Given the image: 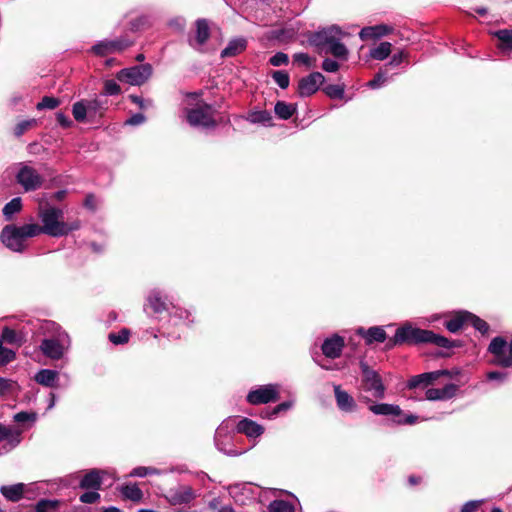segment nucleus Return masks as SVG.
<instances>
[{"label":"nucleus","mask_w":512,"mask_h":512,"mask_svg":"<svg viewBox=\"0 0 512 512\" xmlns=\"http://www.w3.org/2000/svg\"><path fill=\"white\" fill-rule=\"evenodd\" d=\"M38 216L42 222V226H39V234L45 233L52 237H61L80 228L79 221L65 223L63 211L56 207H41Z\"/></svg>","instance_id":"f257e3e1"},{"label":"nucleus","mask_w":512,"mask_h":512,"mask_svg":"<svg viewBox=\"0 0 512 512\" xmlns=\"http://www.w3.org/2000/svg\"><path fill=\"white\" fill-rule=\"evenodd\" d=\"M39 235V225L29 223L22 226L7 225L1 232L2 243L11 251L23 252L27 241Z\"/></svg>","instance_id":"f03ea898"},{"label":"nucleus","mask_w":512,"mask_h":512,"mask_svg":"<svg viewBox=\"0 0 512 512\" xmlns=\"http://www.w3.org/2000/svg\"><path fill=\"white\" fill-rule=\"evenodd\" d=\"M186 119L191 126L214 127V110L212 106L199 99L197 94H189L185 99Z\"/></svg>","instance_id":"7ed1b4c3"},{"label":"nucleus","mask_w":512,"mask_h":512,"mask_svg":"<svg viewBox=\"0 0 512 512\" xmlns=\"http://www.w3.org/2000/svg\"><path fill=\"white\" fill-rule=\"evenodd\" d=\"M70 339L66 332L59 331L55 336L45 338L40 345L42 353L50 359L59 360L69 348Z\"/></svg>","instance_id":"20e7f679"},{"label":"nucleus","mask_w":512,"mask_h":512,"mask_svg":"<svg viewBox=\"0 0 512 512\" xmlns=\"http://www.w3.org/2000/svg\"><path fill=\"white\" fill-rule=\"evenodd\" d=\"M428 336H431L429 330L416 328L411 324H405L396 330V333L391 341L394 345L403 343H427V341H429Z\"/></svg>","instance_id":"39448f33"},{"label":"nucleus","mask_w":512,"mask_h":512,"mask_svg":"<svg viewBox=\"0 0 512 512\" xmlns=\"http://www.w3.org/2000/svg\"><path fill=\"white\" fill-rule=\"evenodd\" d=\"M15 177L17 183L21 185L26 192L39 189L44 181L37 170L26 163L18 164V171Z\"/></svg>","instance_id":"423d86ee"},{"label":"nucleus","mask_w":512,"mask_h":512,"mask_svg":"<svg viewBox=\"0 0 512 512\" xmlns=\"http://www.w3.org/2000/svg\"><path fill=\"white\" fill-rule=\"evenodd\" d=\"M360 367L362 370V388L371 394L375 398H383L385 394V386L382 383V379L379 374L369 368V366L361 362Z\"/></svg>","instance_id":"0eeeda50"},{"label":"nucleus","mask_w":512,"mask_h":512,"mask_svg":"<svg viewBox=\"0 0 512 512\" xmlns=\"http://www.w3.org/2000/svg\"><path fill=\"white\" fill-rule=\"evenodd\" d=\"M489 352L494 355L493 363L502 367H512V339L509 344L502 337H495L489 347Z\"/></svg>","instance_id":"6e6552de"},{"label":"nucleus","mask_w":512,"mask_h":512,"mask_svg":"<svg viewBox=\"0 0 512 512\" xmlns=\"http://www.w3.org/2000/svg\"><path fill=\"white\" fill-rule=\"evenodd\" d=\"M151 74V65L144 64L122 69L120 72H118L117 79L130 85H141L149 79Z\"/></svg>","instance_id":"1a4fd4ad"},{"label":"nucleus","mask_w":512,"mask_h":512,"mask_svg":"<svg viewBox=\"0 0 512 512\" xmlns=\"http://www.w3.org/2000/svg\"><path fill=\"white\" fill-rule=\"evenodd\" d=\"M279 398V387L275 384H268L252 390L247 395V401L250 404H266Z\"/></svg>","instance_id":"9d476101"},{"label":"nucleus","mask_w":512,"mask_h":512,"mask_svg":"<svg viewBox=\"0 0 512 512\" xmlns=\"http://www.w3.org/2000/svg\"><path fill=\"white\" fill-rule=\"evenodd\" d=\"M132 45V42L121 38L118 40H104L100 41L92 47L94 54L99 56H106L108 54L121 52Z\"/></svg>","instance_id":"9b49d317"},{"label":"nucleus","mask_w":512,"mask_h":512,"mask_svg":"<svg viewBox=\"0 0 512 512\" xmlns=\"http://www.w3.org/2000/svg\"><path fill=\"white\" fill-rule=\"evenodd\" d=\"M343 36L342 30L338 26H330L314 34L312 41L317 46L329 47L333 43L341 40Z\"/></svg>","instance_id":"f8f14e48"},{"label":"nucleus","mask_w":512,"mask_h":512,"mask_svg":"<svg viewBox=\"0 0 512 512\" xmlns=\"http://www.w3.org/2000/svg\"><path fill=\"white\" fill-rule=\"evenodd\" d=\"M166 500L173 506L188 504L196 498L195 491L190 486H179L175 489H170Z\"/></svg>","instance_id":"ddd939ff"},{"label":"nucleus","mask_w":512,"mask_h":512,"mask_svg":"<svg viewBox=\"0 0 512 512\" xmlns=\"http://www.w3.org/2000/svg\"><path fill=\"white\" fill-rule=\"evenodd\" d=\"M324 76L314 72L299 81L298 90L301 96H310L315 93L324 82Z\"/></svg>","instance_id":"4468645a"},{"label":"nucleus","mask_w":512,"mask_h":512,"mask_svg":"<svg viewBox=\"0 0 512 512\" xmlns=\"http://www.w3.org/2000/svg\"><path fill=\"white\" fill-rule=\"evenodd\" d=\"M3 441L6 442L3 448L10 451L21 442V432L0 424V443Z\"/></svg>","instance_id":"2eb2a0df"},{"label":"nucleus","mask_w":512,"mask_h":512,"mask_svg":"<svg viewBox=\"0 0 512 512\" xmlns=\"http://www.w3.org/2000/svg\"><path fill=\"white\" fill-rule=\"evenodd\" d=\"M344 340L338 335L327 338L322 345V352L328 358H337L340 356Z\"/></svg>","instance_id":"dca6fc26"},{"label":"nucleus","mask_w":512,"mask_h":512,"mask_svg":"<svg viewBox=\"0 0 512 512\" xmlns=\"http://www.w3.org/2000/svg\"><path fill=\"white\" fill-rule=\"evenodd\" d=\"M236 429L237 432L242 433L249 438H257L264 432V428L260 424L248 418H243L240 420L236 426Z\"/></svg>","instance_id":"f3484780"},{"label":"nucleus","mask_w":512,"mask_h":512,"mask_svg":"<svg viewBox=\"0 0 512 512\" xmlns=\"http://www.w3.org/2000/svg\"><path fill=\"white\" fill-rule=\"evenodd\" d=\"M334 393L337 406L344 412H353L356 409V402L351 395L342 390L339 385H334Z\"/></svg>","instance_id":"a211bd4d"},{"label":"nucleus","mask_w":512,"mask_h":512,"mask_svg":"<svg viewBox=\"0 0 512 512\" xmlns=\"http://www.w3.org/2000/svg\"><path fill=\"white\" fill-rule=\"evenodd\" d=\"M392 31V28L387 25H376L368 26L361 29L359 37L361 40L379 39L385 35H388Z\"/></svg>","instance_id":"6ab92c4d"},{"label":"nucleus","mask_w":512,"mask_h":512,"mask_svg":"<svg viewBox=\"0 0 512 512\" xmlns=\"http://www.w3.org/2000/svg\"><path fill=\"white\" fill-rule=\"evenodd\" d=\"M468 317H470V312L458 311L446 321L445 326L450 332L456 333L460 329L468 326Z\"/></svg>","instance_id":"aec40b11"},{"label":"nucleus","mask_w":512,"mask_h":512,"mask_svg":"<svg viewBox=\"0 0 512 512\" xmlns=\"http://www.w3.org/2000/svg\"><path fill=\"white\" fill-rule=\"evenodd\" d=\"M358 333L366 340L367 344H371L373 342L382 343L386 340V332L379 326L371 327L368 330L360 328Z\"/></svg>","instance_id":"412c9836"},{"label":"nucleus","mask_w":512,"mask_h":512,"mask_svg":"<svg viewBox=\"0 0 512 512\" xmlns=\"http://www.w3.org/2000/svg\"><path fill=\"white\" fill-rule=\"evenodd\" d=\"M148 306L154 313H162L168 310V303L163 299L160 290H152L147 297Z\"/></svg>","instance_id":"4be33fe9"},{"label":"nucleus","mask_w":512,"mask_h":512,"mask_svg":"<svg viewBox=\"0 0 512 512\" xmlns=\"http://www.w3.org/2000/svg\"><path fill=\"white\" fill-rule=\"evenodd\" d=\"M25 488V484L18 483L10 486H2L0 491L7 500L17 502L23 497Z\"/></svg>","instance_id":"5701e85b"},{"label":"nucleus","mask_w":512,"mask_h":512,"mask_svg":"<svg viewBox=\"0 0 512 512\" xmlns=\"http://www.w3.org/2000/svg\"><path fill=\"white\" fill-rule=\"evenodd\" d=\"M101 474H105V472L99 470H91L81 480L80 487L84 489H99L102 480Z\"/></svg>","instance_id":"b1692460"},{"label":"nucleus","mask_w":512,"mask_h":512,"mask_svg":"<svg viewBox=\"0 0 512 512\" xmlns=\"http://www.w3.org/2000/svg\"><path fill=\"white\" fill-rule=\"evenodd\" d=\"M209 26L206 20L199 19L196 22V37L194 41H191L193 47L202 46L209 38Z\"/></svg>","instance_id":"393cba45"},{"label":"nucleus","mask_w":512,"mask_h":512,"mask_svg":"<svg viewBox=\"0 0 512 512\" xmlns=\"http://www.w3.org/2000/svg\"><path fill=\"white\" fill-rule=\"evenodd\" d=\"M247 42L244 38H236L231 40L227 47L222 50V57H233L240 54L246 49Z\"/></svg>","instance_id":"a878e982"},{"label":"nucleus","mask_w":512,"mask_h":512,"mask_svg":"<svg viewBox=\"0 0 512 512\" xmlns=\"http://www.w3.org/2000/svg\"><path fill=\"white\" fill-rule=\"evenodd\" d=\"M58 379V372L50 369H42L35 375V381L45 387H54Z\"/></svg>","instance_id":"bb28decb"},{"label":"nucleus","mask_w":512,"mask_h":512,"mask_svg":"<svg viewBox=\"0 0 512 512\" xmlns=\"http://www.w3.org/2000/svg\"><path fill=\"white\" fill-rule=\"evenodd\" d=\"M85 102L89 117L102 116L104 111L107 109L108 101L100 97L93 100H85Z\"/></svg>","instance_id":"cd10ccee"},{"label":"nucleus","mask_w":512,"mask_h":512,"mask_svg":"<svg viewBox=\"0 0 512 512\" xmlns=\"http://www.w3.org/2000/svg\"><path fill=\"white\" fill-rule=\"evenodd\" d=\"M369 410L376 415L386 416H399L402 412L399 406L387 403L373 404L369 407Z\"/></svg>","instance_id":"c85d7f7f"},{"label":"nucleus","mask_w":512,"mask_h":512,"mask_svg":"<svg viewBox=\"0 0 512 512\" xmlns=\"http://www.w3.org/2000/svg\"><path fill=\"white\" fill-rule=\"evenodd\" d=\"M120 492L124 498L133 502H140L143 498V492L136 484L123 485Z\"/></svg>","instance_id":"c756f323"},{"label":"nucleus","mask_w":512,"mask_h":512,"mask_svg":"<svg viewBox=\"0 0 512 512\" xmlns=\"http://www.w3.org/2000/svg\"><path fill=\"white\" fill-rule=\"evenodd\" d=\"M494 35L500 41L499 49H501L502 52L506 53L512 51V30H499L495 32Z\"/></svg>","instance_id":"7c9ffc66"},{"label":"nucleus","mask_w":512,"mask_h":512,"mask_svg":"<svg viewBox=\"0 0 512 512\" xmlns=\"http://www.w3.org/2000/svg\"><path fill=\"white\" fill-rule=\"evenodd\" d=\"M274 111L279 118L287 120L296 112V106L283 101H278L275 104Z\"/></svg>","instance_id":"2f4dec72"},{"label":"nucleus","mask_w":512,"mask_h":512,"mask_svg":"<svg viewBox=\"0 0 512 512\" xmlns=\"http://www.w3.org/2000/svg\"><path fill=\"white\" fill-rule=\"evenodd\" d=\"M392 44L389 42H381L377 47L370 50V57L375 60H385L391 53Z\"/></svg>","instance_id":"473e14b6"},{"label":"nucleus","mask_w":512,"mask_h":512,"mask_svg":"<svg viewBox=\"0 0 512 512\" xmlns=\"http://www.w3.org/2000/svg\"><path fill=\"white\" fill-rule=\"evenodd\" d=\"M2 339L9 344L21 345L24 342L22 333H18L13 329L5 327L2 331Z\"/></svg>","instance_id":"72a5a7b5"},{"label":"nucleus","mask_w":512,"mask_h":512,"mask_svg":"<svg viewBox=\"0 0 512 512\" xmlns=\"http://www.w3.org/2000/svg\"><path fill=\"white\" fill-rule=\"evenodd\" d=\"M72 114L76 121L84 122L88 116V109L85 100L73 104Z\"/></svg>","instance_id":"f704fd0d"},{"label":"nucleus","mask_w":512,"mask_h":512,"mask_svg":"<svg viewBox=\"0 0 512 512\" xmlns=\"http://www.w3.org/2000/svg\"><path fill=\"white\" fill-rule=\"evenodd\" d=\"M22 208L21 198H13L3 208V214L7 220H9L15 213H18Z\"/></svg>","instance_id":"c9c22d12"},{"label":"nucleus","mask_w":512,"mask_h":512,"mask_svg":"<svg viewBox=\"0 0 512 512\" xmlns=\"http://www.w3.org/2000/svg\"><path fill=\"white\" fill-rule=\"evenodd\" d=\"M326 53L332 54L334 57L346 60L348 58V50L346 46L340 42V40L333 45L329 46L326 50Z\"/></svg>","instance_id":"e433bc0d"},{"label":"nucleus","mask_w":512,"mask_h":512,"mask_svg":"<svg viewBox=\"0 0 512 512\" xmlns=\"http://www.w3.org/2000/svg\"><path fill=\"white\" fill-rule=\"evenodd\" d=\"M268 508L270 512H295L294 505L284 500H274Z\"/></svg>","instance_id":"4c0bfd02"},{"label":"nucleus","mask_w":512,"mask_h":512,"mask_svg":"<svg viewBox=\"0 0 512 512\" xmlns=\"http://www.w3.org/2000/svg\"><path fill=\"white\" fill-rule=\"evenodd\" d=\"M60 505L59 500L42 499L36 504L37 512H53Z\"/></svg>","instance_id":"58836bf2"},{"label":"nucleus","mask_w":512,"mask_h":512,"mask_svg":"<svg viewBox=\"0 0 512 512\" xmlns=\"http://www.w3.org/2000/svg\"><path fill=\"white\" fill-rule=\"evenodd\" d=\"M249 120L252 123L269 124L272 120V116L268 111H256L249 115Z\"/></svg>","instance_id":"ea45409f"},{"label":"nucleus","mask_w":512,"mask_h":512,"mask_svg":"<svg viewBox=\"0 0 512 512\" xmlns=\"http://www.w3.org/2000/svg\"><path fill=\"white\" fill-rule=\"evenodd\" d=\"M468 325L473 326L476 330H478L481 333H486L489 329L488 324L477 317L476 315L470 313V317H468Z\"/></svg>","instance_id":"a19ab883"},{"label":"nucleus","mask_w":512,"mask_h":512,"mask_svg":"<svg viewBox=\"0 0 512 512\" xmlns=\"http://www.w3.org/2000/svg\"><path fill=\"white\" fill-rule=\"evenodd\" d=\"M130 332L128 329H122L118 333H110L109 334V340L113 344H124L127 343L129 340Z\"/></svg>","instance_id":"79ce46f5"},{"label":"nucleus","mask_w":512,"mask_h":512,"mask_svg":"<svg viewBox=\"0 0 512 512\" xmlns=\"http://www.w3.org/2000/svg\"><path fill=\"white\" fill-rule=\"evenodd\" d=\"M430 335L431 336H428L429 341H427V343H433L443 348H450L452 346V342L446 337L437 335L432 331H430Z\"/></svg>","instance_id":"37998d69"},{"label":"nucleus","mask_w":512,"mask_h":512,"mask_svg":"<svg viewBox=\"0 0 512 512\" xmlns=\"http://www.w3.org/2000/svg\"><path fill=\"white\" fill-rule=\"evenodd\" d=\"M272 77L277 85L282 89H285L289 86L290 78L287 72L281 70L275 71L273 72Z\"/></svg>","instance_id":"c03bdc74"},{"label":"nucleus","mask_w":512,"mask_h":512,"mask_svg":"<svg viewBox=\"0 0 512 512\" xmlns=\"http://www.w3.org/2000/svg\"><path fill=\"white\" fill-rule=\"evenodd\" d=\"M60 104L59 100L54 98V97H48V96H45L43 97V99L36 105V108L38 110H43V109H55L56 107H58Z\"/></svg>","instance_id":"a18cd8bd"},{"label":"nucleus","mask_w":512,"mask_h":512,"mask_svg":"<svg viewBox=\"0 0 512 512\" xmlns=\"http://www.w3.org/2000/svg\"><path fill=\"white\" fill-rule=\"evenodd\" d=\"M36 124H37L36 119H29V120L21 121L15 127V135L21 136L28 129H30L31 127L35 126Z\"/></svg>","instance_id":"49530a36"},{"label":"nucleus","mask_w":512,"mask_h":512,"mask_svg":"<svg viewBox=\"0 0 512 512\" xmlns=\"http://www.w3.org/2000/svg\"><path fill=\"white\" fill-rule=\"evenodd\" d=\"M326 94L330 98H342L344 96V86L342 85H329L325 88Z\"/></svg>","instance_id":"de8ad7c7"},{"label":"nucleus","mask_w":512,"mask_h":512,"mask_svg":"<svg viewBox=\"0 0 512 512\" xmlns=\"http://www.w3.org/2000/svg\"><path fill=\"white\" fill-rule=\"evenodd\" d=\"M429 384H430V382H429V379L427 378L426 373H423V374L416 375V376L412 377L409 380L408 386H409V388H416L420 385L427 386Z\"/></svg>","instance_id":"09e8293b"},{"label":"nucleus","mask_w":512,"mask_h":512,"mask_svg":"<svg viewBox=\"0 0 512 512\" xmlns=\"http://www.w3.org/2000/svg\"><path fill=\"white\" fill-rule=\"evenodd\" d=\"M269 62L272 66L278 67L282 65H287L289 62V58L287 54L283 52H278L270 58Z\"/></svg>","instance_id":"8fccbe9b"},{"label":"nucleus","mask_w":512,"mask_h":512,"mask_svg":"<svg viewBox=\"0 0 512 512\" xmlns=\"http://www.w3.org/2000/svg\"><path fill=\"white\" fill-rule=\"evenodd\" d=\"M120 86L114 80H106L104 83V95H117L120 93Z\"/></svg>","instance_id":"3c124183"},{"label":"nucleus","mask_w":512,"mask_h":512,"mask_svg":"<svg viewBox=\"0 0 512 512\" xmlns=\"http://www.w3.org/2000/svg\"><path fill=\"white\" fill-rule=\"evenodd\" d=\"M100 499V494L96 491H88L80 496V501L86 504H92Z\"/></svg>","instance_id":"603ef678"},{"label":"nucleus","mask_w":512,"mask_h":512,"mask_svg":"<svg viewBox=\"0 0 512 512\" xmlns=\"http://www.w3.org/2000/svg\"><path fill=\"white\" fill-rule=\"evenodd\" d=\"M15 358L14 351L7 349V348H1L0 349V366L5 365Z\"/></svg>","instance_id":"864d4df0"},{"label":"nucleus","mask_w":512,"mask_h":512,"mask_svg":"<svg viewBox=\"0 0 512 512\" xmlns=\"http://www.w3.org/2000/svg\"><path fill=\"white\" fill-rule=\"evenodd\" d=\"M387 80L384 73L379 72L372 80L368 82V86L372 89L381 87Z\"/></svg>","instance_id":"5fc2aeb1"},{"label":"nucleus","mask_w":512,"mask_h":512,"mask_svg":"<svg viewBox=\"0 0 512 512\" xmlns=\"http://www.w3.org/2000/svg\"><path fill=\"white\" fill-rule=\"evenodd\" d=\"M482 503L483 500L468 501L462 506L460 512H476Z\"/></svg>","instance_id":"6e6d98bb"},{"label":"nucleus","mask_w":512,"mask_h":512,"mask_svg":"<svg viewBox=\"0 0 512 512\" xmlns=\"http://www.w3.org/2000/svg\"><path fill=\"white\" fill-rule=\"evenodd\" d=\"M14 420L19 423H23L26 421L34 422L36 420V414L28 412H19L14 415Z\"/></svg>","instance_id":"4d7b16f0"},{"label":"nucleus","mask_w":512,"mask_h":512,"mask_svg":"<svg viewBox=\"0 0 512 512\" xmlns=\"http://www.w3.org/2000/svg\"><path fill=\"white\" fill-rule=\"evenodd\" d=\"M440 389H441L443 399L446 400V399L452 398L455 395L458 387H457V385L450 383Z\"/></svg>","instance_id":"13d9d810"},{"label":"nucleus","mask_w":512,"mask_h":512,"mask_svg":"<svg viewBox=\"0 0 512 512\" xmlns=\"http://www.w3.org/2000/svg\"><path fill=\"white\" fill-rule=\"evenodd\" d=\"M322 68L326 72H336L339 69V64L332 59H325L322 63Z\"/></svg>","instance_id":"bf43d9fd"},{"label":"nucleus","mask_w":512,"mask_h":512,"mask_svg":"<svg viewBox=\"0 0 512 512\" xmlns=\"http://www.w3.org/2000/svg\"><path fill=\"white\" fill-rule=\"evenodd\" d=\"M428 400H444L440 388H430L426 391Z\"/></svg>","instance_id":"052dcab7"},{"label":"nucleus","mask_w":512,"mask_h":512,"mask_svg":"<svg viewBox=\"0 0 512 512\" xmlns=\"http://www.w3.org/2000/svg\"><path fill=\"white\" fill-rule=\"evenodd\" d=\"M426 375L427 378L429 379L430 384H432L441 376H450V372L448 370H438L433 372H427Z\"/></svg>","instance_id":"680f3d73"},{"label":"nucleus","mask_w":512,"mask_h":512,"mask_svg":"<svg viewBox=\"0 0 512 512\" xmlns=\"http://www.w3.org/2000/svg\"><path fill=\"white\" fill-rule=\"evenodd\" d=\"M145 116L141 113L134 114L129 119L125 121V124L127 125H140L144 123Z\"/></svg>","instance_id":"e2e57ef3"},{"label":"nucleus","mask_w":512,"mask_h":512,"mask_svg":"<svg viewBox=\"0 0 512 512\" xmlns=\"http://www.w3.org/2000/svg\"><path fill=\"white\" fill-rule=\"evenodd\" d=\"M14 386H15V382L8 380V379L0 378V392L1 393H4V392L12 389Z\"/></svg>","instance_id":"0e129e2a"},{"label":"nucleus","mask_w":512,"mask_h":512,"mask_svg":"<svg viewBox=\"0 0 512 512\" xmlns=\"http://www.w3.org/2000/svg\"><path fill=\"white\" fill-rule=\"evenodd\" d=\"M292 407V402L287 401L277 405L271 412V416H276L279 412L288 410Z\"/></svg>","instance_id":"69168bd1"},{"label":"nucleus","mask_w":512,"mask_h":512,"mask_svg":"<svg viewBox=\"0 0 512 512\" xmlns=\"http://www.w3.org/2000/svg\"><path fill=\"white\" fill-rule=\"evenodd\" d=\"M146 475H148V467L134 468L129 474L131 477H144Z\"/></svg>","instance_id":"338daca9"},{"label":"nucleus","mask_w":512,"mask_h":512,"mask_svg":"<svg viewBox=\"0 0 512 512\" xmlns=\"http://www.w3.org/2000/svg\"><path fill=\"white\" fill-rule=\"evenodd\" d=\"M406 57V55L404 54V52H400L398 54H394L393 57L391 58L390 62H389V65L391 66H398L402 63V61L404 60V58Z\"/></svg>","instance_id":"774afa93"}]
</instances>
